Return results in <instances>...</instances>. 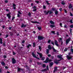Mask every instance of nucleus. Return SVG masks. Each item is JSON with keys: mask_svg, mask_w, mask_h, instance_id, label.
I'll return each instance as SVG.
<instances>
[{"mask_svg": "<svg viewBox=\"0 0 73 73\" xmlns=\"http://www.w3.org/2000/svg\"><path fill=\"white\" fill-rule=\"evenodd\" d=\"M37 11V9H34L33 11V12H35L36 11Z\"/></svg>", "mask_w": 73, "mask_h": 73, "instance_id": "58", "label": "nucleus"}, {"mask_svg": "<svg viewBox=\"0 0 73 73\" xmlns=\"http://www.w3.org/2000/svg\"><path fill=\"white\" fill-rule=\"evenodd\" d=\"M43 7L44 9H45V8H46V7H45V5H43Z\"/></svg>", "mask_w": 73, "mask_h": 73, "instance_id": "61", "label": "nucleus"}, {"mask_svg": "<svg viewBox=\"0 0 73 73\" xmlns=\"http://www.w3.org/2000/svg\"><path fill=\"white\" fill-rule=\"evenodd\" d=\"M71 51L72 52V53L73 54V49L72 48L71 49Z\"/></svg>", "mask_w": 73, "mask_h": 73, "instance_id": "47", "label": "nucleus"}, {"mask_svg": "<svg viewBox=\"0 0 73 73\" xmlns=\"http://www.w3.org/2000/svg\"><path fill=\"white\" fill-rule=\"evenodd\" d=\"M41 58H42L41 60H42V61H44V60H45V57H42Z\"/></svg>", "mask_w": 73, "mask_h": 73, "instance_id": "29", "label": "nucleus"}, {"mask_svg": "<svg viewBox=\"0 0 73 73\" xmlns=\"http://www.w3.org/2000/svg\"><path fill=\"white\" fill-rule=\"evenodd\" d=\"M49 15H50L52 14L53 13V12H52V10H51L50 11Z\"/></svg>", "mask_w": 73, "mask_h": 73, "instance_id": "20", "label": "nucleus"}, {"mask_svg": "<svg viewBox=\"0 0 73 73\" xmlns=\"http://www.w3.org/2000/svg\"><path fill=\"white\" fill-rule=\"evenodd\" d=\"M38 38L39 40H42L44 38V37L42 36H38Z\"/></svg>", "mask_w": 73, "mask_h": 73, "instance_id": "2", "label": "nucleus"}, {"mask_svg": "<svg viewBox=\"0 0 73 73\" xmlns=\"http://www.w3.org/2000/svg\"><path fill=\"white\" fill-rule=\"evenodd\" d=\"M51 59H54V56H51Z\"/></svg>", "mask_w": 73, "mask_h": 73, "instance_id": "52", "label": "nucleus"}, {"mask_svg": "<svg viewBox=\"0 0 73 73\" xmlns=\"http://www.w3.org/2000/svg\"><path fill=\"white\" fill-rule=\"evenodd\" d=\"M69 9H70V8H72L73 7L72 5V4L71 3L70 4L69 6L68 7Z\"/></svg>", "mask_w": 73, "mask_h": 73, "instance_id": "15", "label": "nucleus"}, {"mask_svg": "<svg viewBox=\"0 0 73 73\" xmlns=\"http://www.w3.org/2000/svg\"><path fill=\"white\" fill-rule=\"evenodd\" d=\"M9 33L10 35V36H12L13 35V33L12 32H10Z\"/></svg>", "mask_w": 73, "mask_h": 73, "instance_id": "25", "label": "nucleus"}, {"mask_svg": "<svg viewBox=\"0 0 73 73\" xmlns=\"http://www.w3.org/2000/svg\"><path fill=\"white\" fill-rule=\"evenodd\" d=\"M1 64L3 66H4L5 65V62H1Z\"/></svg>", "mask_w": 73, "mask_h": 73, "instance_id": "16", "label": "nucleus"}, {"mask_svg": "<svg viewBox=\"0 0 73 73\" xmlns=\"http://www.w3.org/2000/svg\"><path fill=\"white\" fill-rule=\"evenodd\" d=\"M39 49L40 50H41V46H39Z\"/></svg>", "mask_w": 73, "mask_h": 73, "instance_id": "44", "label": "nucleus"}, {"mask_svg": "<svg viewBox=\"0 0 73 73\" xmlns=\"http://www.w3.org/2000/svg\"><path fill=\"white\" fill-rule=\"evenodd\" d=\"M55 13V15H58V11L56 10Z\"/></svg>", "mask_w": 73, "mask_h": 73, "instance_id": "19", "label": "nucleus"}, {"mask_svg": "<svg viewBox=\"0 0 73 73\" xmlns=\"http://www.w3.org/2000/svg\"><path fill=\"white\" fill-rule=\"evenodd\" d=\"M51 43L52 44V45H54V42H53L52 41L51 42Z\"/></svg>", "mask_w": 73, "mask_h": 73, "instance_id": "40", "label": "nucleus"}, {"mask_svg": "<svg viewBox=\"0 0 73 73\" xmlns=\"http://www.w3.org/2000/svg\"><path fill=\"white\" fill-rule=\"evenodd\" d=\"M32 55L33 56V57H35V58H36V56L35 55V53H34V52H32Z\"/></svg>", "mask_w": 73, "mask_h": 73, "instance_id": "13", "label": "nucleus"}, {"mask_svg": "<svg viewBox=\"0 0 73 73\" xmlns=\"http://www.w3.org/2000/svg\"><path fill=\"white\" fill-rule=\"evenodd\" d=\"M46 68L47 70H49V67H48V66H47Z\"/></svg>", "mask_w": 73, "mask_h": 73, "instance_id": "56", "label": "nucleus"}, {"mask_svg": "<svg viewBox=\"0 0 73 73\" xmlns=\"http://www.w3.org/2000/svg\"><path fill=\"white\" fill-rule=\"evenodd\" d=\"M51 40H49L48 41V43H50V42Z\"/></svg>", "mask_w": 73, "mask_h": 73, "instance_id": "49", "label": "nucleus"}, {"mask_svg": "<svg viewBox=\"0 0 73 73\" xmlns=\"http://www.w3.org/2000/svg\"><path fill=\"white\" fill-rule=\"evenodd\" d=\"M48 49H49L50 50V49H52V47H51V46H50V45H48Z\"/></svg>", "mask_w": 73, "mask_h": 73, "instance_id": "23", "label": "nucleus"}, {"mask_svg": "<svg viewBox=\"0 0 73 73\" xmlns=\"http://www.w3.org/2000/svg\"><path fill=\"white\" fill-rule=\"evenodd\" d=\"M62 4V5H65V3H64V1H62V2L61 3Z\"/></svg>", "mask_w": 73, "mask_h": 73, "instance_id": "34", "label": "nucleus"}, {"mask_svg": "<svg viewBox=\"0 0 73 73\" xmlns=\"http://www.w3.org/2000/svg\"><path fill=\"white\" fill-rule=\"evenodd\" d=\"M50 27H51V28H54V27H55V26L54 25H50Z\"/></svg>", "mask_w": 73, "mask_h": 73, "instance_id": "27", "label": "nucleus"}, {"mask_svg": "<svg viewBox=\"0 0 73 73\" xmlns=\"http://www.w3.org/2000/svg\"><path fill=\"white\" fill-rule=\"evenodd\" d=\"M57 43H58V42H57V40H55V42L54 43L55 44V45H56L57 46H58V44Z\"/></svg>", "mask_w": 73, "mask_h": 73, "instance_id": "8", "label": "nucleus"}, {"mask_svg": "<svg viewBox=\"0 0 73 73\" xmlns=\"http://www.w3.org/2000/svg\"><path fill=\"white\" fill-rule=\"evenodd\" d=\"M66 57L67 58V59L68 60H70V59L72 58V56L69 55H67Z\"/></svg>", "mask_w": 73, "mask_h": 73, "instance_id": "3", "label": "nucleus"}, {"mask_svg": "<svg viewBox=\"0 0 73 73\" xmlns=\"http://www.w3.org/2000/svg\"><path fill=\"white\" fill-rule=\"evenodd\" d=\"M3 46H6V45H5V43H3Z\"/></svg>", "mask_w": 73, "mask_h": 73, "instance_id": "53", "label": "nucleus"}, {"mask_svg": "<svg viewBox=\"0 0 73 73\" xmlns=\"http://www.w3.org/2000/svg\"><path fill=\"white\" fill-rule=\"evenodd\" d=\"M50 11H44V13H45L46 15H48V13H49Z\"/></svg>", "mask_w": 73, "mask_h": 73, "instance_id": "12", "label": "nucleus"}, {"mask_svg": "<svg viewBox=\"0 0 73 73\" xmlns=\"http://www.w3.org/2000/svg\"><path fill=\"white\" fill-rule=\"evenodd\" d=\"M20 70H21V68H18V70L19 72H20Z\"/></svg>", "mask_w": 73, "mask_h": 73, "instance_id": "42", "label": "nucleus"}, {"mask_svg": "<svg viewBox=\"0 0 73 73\" xmlns=\"http://www.w3.org/2000/svg\"><path fill=\"white\" fill-rule=\"evenodd\" d=\"M52 61V60L49 59V58L47 57L45 61H44L45 63H48V62H51Z\"/></svg>", "mask_w": 73, "mask_h": 73, "instance_id": "1", "label": "nucleus"}, {"mask_svg": "<svg viewBox=\"0 0 73 73\" xmlns=\"http://www.w3.org/2000/svg\"><path fill=\"white\" fill-rule=\"evenodd\" d=\"M13 7H16V4H15L14 3H13Z\"/></svg>", "mask_w": 73, "mask_h": 73, "instance_id": "32", "label": "nucleus"}, {"mask_svg": "<svg viewBox=\"0 0 73 73\" xmlns=\"http://www.w3.org/2000/svg\"><path fill=\"white\" fill-rule=\"evenodd\" d=\"M56 71H57V67H55L54 69V73H55Z\"/></svg>", "mask_w": 73, "mask_h": 73, "instance_id": "10", "label": "nucleus"}, {"mask_svg": "<svg viewBox=\"0 0 73 73\" xmlns=\"http://www.w3.org/2000/svg\"><path fill=\"white\" fill-rule=\"evenodd\" d=\"M46 54H49V49H47L46 50Z\"/></svg>", "mask_w": 73, "mask_h": 73, "instance_id": "17", "label": "nucleus"}, {"mask_svg": "<svg viewBox=\"0 0 73 73\" xmlns=\"http://www.w3.org/2000/svg\"><path fill=\"white\" fill-rule=\"evenodd\" d=\"M8 1L7 0H6L5 1V2L6 3H8Z\"/></svg>", "mask_w": 73, "mask_h": 73, "instance_id": "50", "label": "nucleus"}, {"mask_svg": "<svg viewBox=\"0 0 73 73\" xmlns=\"http://www.w3.org/2000/svg\"><path fill=\"white\" fill-rule=\"evenodd\" d=\"M20 15L19 14H17V17H20Z\"/></svg>", "mask_w": 73, "mask_h": 73, "instance_id": "60", "label": "nucleus"}, {"mask_svg": "<svg viewBox=\"0 0 73 73\" xmlns=\"http://www.w3.org/2000/svg\"><path fill=\"white\" fill-rule=\"evenodd\" d=\"M54 63L56 64H58V62L56 61Z\"/></svg>", "mask_w": 73, "mask_h": 73, "instance_id": "55", "label": "nucleus"}, {"mask_svg": "<svg viewBox=\"0 0 73 73\" xmlns=\"http://www.w3.org/2000/svg\"><path fill=\"white\" fill-rule=\"evenodd\" d=\"M37 28L39 30V31H40L41 29V27H37Z\"/></svg>", "mask_w": 73, "mask_h": 73, "instance_id": "31", "label": "nucleus"}, {"mask_svg": "<svg viewBox=\"0 0 73 73\" xmlns=\"http://www.w3.org/2000/svg\"><path fill=\"white\" fill-rule=\"evenodd\" d=\"M52 33H53V34H55V33H54V31H52L51 32Z\"/></svg>", "mask_w": 73, "mask_h": 73, "instance_id": "63", "label": "nucleus"}, {"mask_svg": "<svg viewBox=\"0 0 73 73\" xmlns=\"http://www.w3.org/2000/svg\"><path fill=\"white\" fill-rule=\"evenodd\" d=\"M37 53L38 54H39V58H42V54L38 52H37Z\"/></svg>", "mask_w": 73, "mask_h": 73, "instance_id": "6", "label": "nucleus"}, {"mask_svg": "<svg viewBox=\"0 0 73 73\" xmlns=\"http://www.w3.org/2000/svg\"><path fill=\"white\" fill-rule=\"evenodd\" d=\"M53 49V51L54 52H56L57 51V50H56L54 48V47H52Z\"/></svg>", "mask_w": 73, "mask_h": 73, "instance_id": "24", "label": "nucleus"}, {"mask_svg": "<svg viewBox=\"0 0 73 73\" xmlns=\"http://www.w3.org/2000/svg\"><path fill=\"white\" fill-rule=\"evenodd\" d=\"M42 66L43 67V68H45L46 66L45 65V64H43L42 65Z\"/></svg>", "mask_w": 73, "mask_h": 73, "instance_id": "38", "label": "nucleus"}, {"mask_svg": "<svg viewBox=\"0 0 73 73\" xmlns=\"http://www.w3.org/2000/svg\"><path fill=\"white\" fill-rule=\"evenodd\" d=\"M46 70V69H44L43 70H40V71H41V72H46V70Z\"/></svg>", "mask_w": 73, "mask_h": 73, "instance_id": "21", "label": "nucleus"}, {"mask_svg": "<svg viewBox=\"0 0 73 73\" xmlns=\"http://www.w3.org/2000/svg\"><path fill=\"white\" fill-rule=\"evenodd\" d=\"M16 62V60L14 59V58H13L12 59V63L13 64H15Z\"/></svg>", "mask_w": 73, "mask_h": 73, "instance_id": "7", "label": "nucleus"}, {"mask_svg": "<svg viewBox=\"0 0 73 73\" xmlns=\"http://www.w3.org/2000/svg\"><path fill=\"white\" fill-rule=\"evenodd\" d=\"M50 23L51 24H54V23L53 21H50Z\"/></svg>", "mask_w": 73, "mask_h": 73, "instance_id": "22", "label": "nucleus"}, {"mask_svg": "<svg viewBox=\"0 0 73 73\" xmlns=\"http://www.w3.org/2000/svg\"><path fill=\"white\" fill-rule=\"evenodd\" d=\"M3 57L4 58H7V56L6 55H4Z\"/></svg>", "mask_w": 73, "mask_h": 73, "instance_id": "64", "label": "nucleus"}, {"mask_svg": "<svg viewBox=\"0 0 73 73\" xmlns=\"http://www.w3.org/2000/svg\"><path fill=\"white\" fill-rule=\"evenodd\" d=\"M0 43L1 44H3V39H2V38H0Z\"/></svg>", "mask_w": 73, "mask_h": 73, "instance_id": "18", "label": "nucleus"}, {"mask_svg": "<svg viewBox=\"0 0 73 73\" xmlns=\"http://www.w3.org/2000/svg\"><path fill=\"white\" fill-rule=\"evenodd\" d=\"M15 18V17H13L12 19V20H13Z\"/></svg>", "mask_w": 73, "mask_h": 73, "instance_id": "57", "label": "nucleus"}, {"mask_svg": "<svg viewBox=\"0 0 73 73\" xmlns=\"http://www.w3.org/2000/svg\"><path fill=\"white\" fill-rule=\"evenodd\" d=\"M27 27V25H24V24H23L21 25L22 28H24V27Z\"/></svg>", "mask_w": 73, "mask_h": 73, "instance_id": "14", "label": "nucleus"}, {"mask_svg": "<svg viewBox=\"0 0 73 73\" xmlns=\"http://www.w3.org/2000/svg\"><path fill=\"white\" fill-rule=\"evenodd\" d=\"M11 29H12V27H9V30H11Z\"/></svg>", "mask_w": 73, "mask_h": 73, "instance_id": "59", "label": "nucleus"}, {"mask_svg": "<svg viewBox=\"0 0 73 73\" xmlns=\"http://www.w3.org/2000/svg\"><path fill=\"white\" fill-rule=\"evenodd\" d=\"M35 3H37L38 4V3H39V1H35Z\"/></svg>", "mask_w": 73, "mask_h": 73, "instance_id": "54", "label": "nucleus"}, {"mask_svg": "<svg viewBox=\"0 0 73 73\" xmlns=\"http://www.w3.org/2000/svg\"><path fill=\"white\" fill-rule=\"evenodd\" d=\"M56 9L55 8H52V11H56Z\"/></svg>", "mask_w": 73, "mask_h": 73, "instance_id": "30", "label": "nucleus"}, {"mask_svg": "<svg viewBox=\"0 0 73 73\" xmlns=\"http://www.w3.org/2000/svg\"><path fill=\"white\" fill-rule=\"evenodd\" d=\"M57 57L58 58H60V59H63V58H62V55H57Z\"/></svg>", "mask_w": 73, "mask_h": 73, "instance_id": "9", "label": "nucleus"}, {"mask_svg": "<svg viewBox=\"0 0 73 73\" xmlns=\"http://www.w3.org/2000/svg\"><path fill=\"white\" fill-rule=\"evenodd\" d=\"M11 13H9L8 14H7V16L8 17V19H9V20H11Z\"/></svg>", "mask_w": 73, "mask_h": 73, "instance_id": "4", "label": "nucleus"}, {"mask_svg": "<svg viewBox=\"0 0 73 73\" xmlns=\"http://www.w3.org/2000/svg\"><path fill=\"white\" fill-rule=\"evenodd\" d=\"M36 58H37V59H38V60H40V58H38V57H37V56H36L35 57Z\"/></svg>", "mask_w": 73, "mask_h": 73, "instance_id": "48", "label": "nucleus"}, {"mask_svg": "<svg viewBox=\"0 0 73 73\" xmlns=\"http://www.w3.org/2000/svg\"><path fill=\"white\" fill-rule=\"evenodd\" d=\"M37 65H42L41 63H40L39 62H37Z\"/></svg>", "mask_w": 73, "mask_h": 73, "instance_id": "28", "label": "nucleus"}, {"mask_svg": "<svg viewBox=\"0 0 73 73\" xmlns=\"http://www.w3.org/2000/svg\"><path fill=\"white\" fill-rule=\"evenodd\" d=\"M13 55H15L16 54V53L14 52H13Z\"/></svg>", "mask_w": 73, "mask_h": 73, "instance_id": "51", "label": "nucleus"}, {"mask_svg": "<svg viewBox=\"0 0 73 73\" xmlns=\"http://www.w3.org/2000/svg\"><path fill=\"white\" fill-rule=\"evenodd\" d=\"M28 15L29 16H31V13H28Z\"/></svg>", "mask_w": 73, "mask_h": 73, "instance_id": "33", "label": "nucleus"}, {"mask_svg": "<svg viewBox=\"0 0 73 73\" xmlns=\"http://www.w3.org/2000/svg\"><path fill=\"white\" fill-rule=\"evenodd\" d=\"M72 29H70V33L71 35H72Z\"/></svg>", "mask_w": 73, "mask_h": 73, "instance_id": "37", "label": "nucleus"}, {"mask_svg": "<svg viewBox=\"0 0 73 73\" xmlns=\"http://www.w3.org/2000/svg\"><path fill=\"white\" fill-rule=\"evenodd\" d=\"M29 46H31V45L30 44H29L27 46V48H29Z\"/></svg>", "mask_w": 73, "mask_h": 73, "instance_id": "26", "label": "nucleus"}, {"mask_svg": "<svg viewBox=\"0 0 73 73\" xmlns=\"http://www.w3.org/2000/svg\"><path fill=\"white\" fill-rule=\"evenodd\" d=\"M70 27L72 28H73V25H70Z\"/></svg>", "mask_w": 73, "mask_h": 73, "instance_id": "41", "label": "nucleus"}, {"mask_svg": "<svg viewBox=\"0 0 73 73\" xmlns=\"http://www.w3.org/2000/svg\"><path fill=\"white\" fill-rule=\"evenodd\" d=\"M33 9H36V7L35 6H34L33 7Z\"/></svg>", "mask_w": 73, "mask_h": 73, "instance_id": "45", "label": "nucleus"}, {"mask_svg": "<svg viewBox=\"0 0 73 73\" xmlns=\"http://www.w3.org/2000/svg\"><path fill=\"white\" fill-rule=\"evenodd\" d=\"M70 41V38H69L66 40V45H67L68 43L69 42V41Z\"/></svg>", "mask_w": 73, "mask_h": 73, "instance_id": "5", "label": "nucleus"}, {"mask_svg": "<svg viewBox=\"0 0 73 73\" xmlns=\"http://www.w3.org/2000/svg\"><path fill=\"white\" fill-rule=\"evenodd\" d=\"M5 25H3V26H2V28H3V29H4V28H5Z\"/></svg>", "mask_w": 73, "mask_h": 73, "instance_id": "62", "label": "nucleus"}, {"mask_svg": "<svg viewBox=\"0 0 73 73\" xmlns=\"http://www.w3.org/2000/svg\"><path fill=\"white\" fill-rule=\"evenodd\" d=\"M67 50H68V48H65L64 50V51L65 52H66V51H67Z\"/></svg>", "mask_w": 73, "mask_h": 73, "instance_id": "46", "label": "nucleus"}, {"mask_svg": "<svg viewBox=\"0 0 73 73\" xmlns=\"http://www.w3.org/2000/svg\"><path fill=\"white\" fill-rule=\"evenodd\" d=\"M31 23H38V22H31Z\"/></svg>", "mask_w": 73, "mask_h": 73, "instance_id": "43", "label": "nucleus"}, {"mask_svg": "<svg viewBox=\"0 0 73 73\" xmlns=\"http://www.w3.org/2000/svg\"><path fill=\"white\" fill-rule=\"evenodd\" d=\"M35 45H36V43L34 42L33 43V46L34 47H35Z\"/></svg>", "mask_w": 73, "mask_h": 73, "instance_id": "36", "label": "nucleus"}, {"mask_svg": "<svg viewBox=\"0 0 73 73\" xmlns=\"http://www.w3.org/2000/svg\"><path fill=\"white\" fill-rule=\"evenodd\" d=\"M73 21L72 20H71L70 21V23H71V24L73 23Z\"/></svg>", "mask_w": 73, "mask_h": 73, "instance_id": "39", "label": "nucleus"}, {"mask_svg": "<svg viewBox=\"0 0 73 73\" xmlns=\"http://www.w3.org/2000/svg\"><path fill=\"white\" fill-rule=\"evenodd\" d=\"M48 2H49L48 1H46V3L48 5H49V4H50V3H49Z\"/></svg>", "mask_w": 73, "mask_h": 73, "instance_id": "35", "label": "nucleus"}, {"mask_svg": "<svg viewBox=\"0 0 73 73\" xmlns=\"http://www.w3.org/2000/svg\"><path fill=\"white\" fill-rule=\"evenodd\" d=\"M53 62H51L49 64V66L50 67H51L52 66H53Z\"/></svg>", "mask_w": 73, "mask_h": 73, "instance_id": "11", "label": "nucleus"}]
</instances>
